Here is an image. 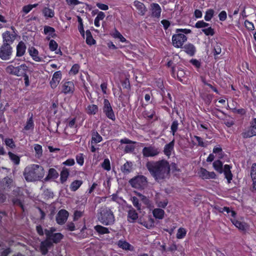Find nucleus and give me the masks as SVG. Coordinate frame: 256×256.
<instances>
[{"mask_svg": "<svg viewBox=\"0 0 256 256\" xmlns=\"http://www.w3.org/2000/svg\"><path fill=\"white\" fill-rule=\"evenodd\" d=\"M62 92L64 94H72L74 90V85L72 82H66L62 84Z\"/></svg>", "mask_w": 256, "mask_h": 256, "instance_id": "obj_13", "label": "nucleus"}, {"mask_svg": "<svg viewBox=\"0 0 256 256\" xmlns=\"http://www.w3.org/2000/svg\"><path fill=\"white\" fill-rule=\"evenodd\" d=\"M28 70V67L25 64H21L20 66L16 67L15 72H14V75L20 76H24L26 74V72Z\"/></svg>", "mask_w": 256, "mask_h": 256, "instance_id": "obj_18", "label": "nucleus"}, {"mask_svg": "<svg viewBox=\"0 0 256 256\" xmlns=\"http://www.w3.org/2000/svg\"><path fill=\"white\" fill-rule=\"evenodd\" d=\"M174 140H173L172 142H170L168 144L165 145L164 149V152L165 155L169 157L171 154L172 152L174 150Z\"/></svg>", "mask_w": 256, "mask_h": 256, "instance_id": "obj_22", "label": "nucleus"}, {"mask_svg": "<svg viewBox=\"0 0 256 256\" xmlns=\"http://www.w3.org/2000/svg\"><path fill=\"white\" fill-rule=\"evenodd\" d=\"M134 4L136 8L140 12L142 15H144L146 12V9L144 4L138 1H135Z\"/></svg>", "mask_w": 256, "mask_h": 256, "instance_id": "obj_35", "label": "nucleus"}, {"mask_svg": "<svg viewBox=\"0 0 256 256\" xmlns=\"http://www.w3.org/2000/svg\"><path fill=\"white\" fill-rule=\"evenodd\" d=\"M146 167L152 176L158 182H161L169 178L170 166L165 160L148 162L146 164Z\"/></svg>", "mask_w": 256, "mask_h": 256, "instance_id": "obj_1", "label": "nucleus"}, {"mask_svg": "<svg viewBox=\"0 0 256 256\" xmlns=\"http://www.w3.org/2000/svg\"><path fill=\"white\" fill-rule=\"evenodd\" d=\"M82 182L81 180H76L74 181L70 184V190L74 192L76 190L82 185Z\"/></svg>", "mask_w": 256, "mask_h": 256, "instance_id": "obj_40", "label": "nucleus"}, {"mask_svg": "<svg viewBox=\"0 0 256 256\" xmlns=\"http://www.w3.org/2000/svg\"><path fill=\"white\" fill-rule=\"evenodd\" d=\"M136 194L138 197V199L142 200L144 204H148V199L145 196L141 194L140 192H136Z\"/></svg>", "mask_w": 256, "mask_h": 256, "instance_id": "obj_54", "label": "nucleus"}, {"mask_svg": "<svg viewBox=\"0 0 256 256\" xmlns=\"http://www.w3.org/2000/svg\"><path fill=\"white\" fill-rule=\"evenodd\" d=\"M222 166V162L220 160H216L213 163L214 170L220 174L223 172Z\"/></svg>", "mask_w": 256, "mask_h": 256, "instance_id": "obj_32", "label": "nucleus"}, {"mask_svg": "<svg viewBox=\"0 0 256 256\" xmlns=\"http://www.w3.org/2000/svg\"><path fill=\"white\" fill-rule=\"evenodd\" d=\"M154 217L156 218L162 219L164 218V212L161 208H155L152 212Z\"/></svg>", "mask_w": 256, "mask_h": 256, "instance_id": "obj_30", "label": "nucleus"}, {"mask_svg": "<svg viewBox=\"0 0 256 256\" xmlns=\"http://www.w3.org/2000/svg\"><path fill=\"white\" fill-rule=\"evenodd\" d=\"M203 32L206 36H213L214 34V30L210 26L202 30Z\"/></svg>", "mask_w": 256, "mask_h": 256, "instance_id": "obj_50", "label": "nucleus"}, {"mask_svg": "<svg viewBox=\"0 0 256 256\" xmlns=\"http://www.w3.org/2000/svg\"><path fill=\"white\" fill-rule=\"evenodd\" d=\"M132 187L138 189H144L148 185V180L146 176L142 175L136 176L129 180Z\"/></svg>", "mask_w": 256, "mask_h": 256, "instance_id": "obj_4", "label": "nucleus"}, {"mask_svg": "<svg viewBox=\"0 0 256 256\" xmlns=\"http://www.w3.org/2000/svg\"><path fill=\"white\" fill-rule=\"evenodd\" d=\"M135 146L133 145H126L124 148V152L126 153L132 152L134 150Z\"/></svg>", "mask_w": 256, "mask_h": 256, "instance_id": "obj_63", "label": "nucleus"}, {"mask_svg": "<svg viewBox=\"0 0 256 256\" xmlns=\"http://www.w3.org/2000/svg\"><path fill=\"white\" fill-rule=\"evenodd\" d=\"M12 53V47L10 45L2 44L0 48V58L2 60L10 58Z\"/></svg>", "mask_w": 256, "mask_h": 256, "instance_id": "obj_6", "label": "nucleus"}, {"mask_svg": "<svg viewBox=\"0 0 256 256\" xmlns=\"http://www.w3.org/2000/svg\"><path fill=\"white\" fill-rule=\"evenodd\" d=\"M214 14V10L212 9H208L206 12L204 20L206 21H210L212 18Z\"/></svg>", "mask_w": 256, "mask_h": 256, "instance_id": "obj_45", "label": "nucleus"}, {"mask_svg": "<svg viewBox=\"0 0 256 256\" xmlns=\"http://www.w3.org/2000/svg\"><path fill=\"white\" fill-rule=\"evenodd\" d=\"M186 234V230L184 228H180L176 234V238L178 239L182 238Z\"/></svg>", "mask_w": 256, "mask_h": 256, "instance_id": "obj_47", "label": "nucleus"}, {"mask_svg": "<svg viewBox=\"0 0 256 256\" xmlns=\"http://www.w3.org/2000/svg\"><path fill=\"white\" fill-rule=\"evenodd\" d=\"M209 24L206 23L203 20L198 21L195 24L196 28H204L209 26Z\"/></svg>", "mask_w": 256, "mask_h": 256, "instance_id": "obj_49", "label": "nucleus"}, {"mask_svg": "<svg viewBox=\"0 0 256 256\" xmlns=\"http://www.w3.org/2000/svg\"><path fill=\"white\" fill-rule=\"evenodd\" d=\"M6 144L10 148H14L15 147L14 142L12 139L6 138L4 140Z\"/></svg>", "mask_w": 256, "mask_h": 256, "instance_id": "obj_57", "label": "nucleus"}, {"mask_svg": "<svg viewBox=\"0 0 256 256\" xmlns=\"http://www.w3.org/2000/svg\"><path fill=\"white\" fill-rule=\"evenodd\" d=\"M42 12L44 16L47 18H52L54 16V10L48 8H44Z\"/></svg>", "mask_w": 256, "mask_h": 256, "instance_id": "obj_31", "label": "nucleus"}, {"mask_svg": "<svg viewBox=\"0 0 256 256\" xmlns=\"http://www.w3.org/2000/svg\"><path fill=\"white\" fill-rule=\"evenodd\" d=\"M13 183V180L9 176L4 178L0 182V186L4 190L10 189Z\"/></svg>", "mask_w": 256, "mask_h": 256, "instance_id": "obj_17", "label": "nucleus"}, {"mask_svg": "<svg viewBox=\"0 0 256 256\" xmlns=\"http://www.w3.org/2000/svg\"><path fill=\"white\" fill-rule=\"evenodd\" d=\"M26 50V46L24 43L21 41L19 42L16 46V54L17 56H22L24 55Z\"/></svg>", "mask_w": 256, "mask_h": 256, "instance_id": "obj_23", "label": "nucleus"}, {"mask_svg": "<svg viewBox=\"0 0 256 256\" xmlns=\"http://www.w3.org/2000/svg\"><path fill=\"white\" fill-rule=\"evenodd\" d=\"M79 68L80 66L78 64H74L70 70V72L74 74H76L78 72Z\"/></svg>", "mask_w": 256, "mask_h": 256, "instance_id": "obj_62", "label": "nucleus"}, {"mask_svg": "<svg viewBox=\"0 0 256 256\" xmlns=\"http://www.w3.org/2000/svg\"><path fill=\"white\" fill-rule=\"evenodd\" d=\"M130 209L128 212V221L130 222H133L138 218V214L136 211L130 206Z\"/></svg>", "mask_w": 256, "mask_h": 256, "instance_id": "obj_26", "label": "nucleus"}, {"mask_svg": "<svg viewBox=\"0 0 256 256\" xmlns=\"http://www.w3.org/2000/svg\"><path fill=\"white\" fill-rule=\"evenodd\" d=\"M62 78L60 71H57L53 74L52 80L50 82V86L52 88H55Z\"/></svg>", "mask_w": 256, "mask_h": 256, "instance_id": "obj_16", "label": "nucleus"}, {"mask_svg": "<svg viewBox=\"0 0 256 256\" xmlns=\"http://www.w3.org/2000/svg\"><path fill=\"white\" fill-rule=\"evenodd\" d=\"M231 168L230 165L226 164L224 166V168L223 170L225 178L227 179L228 184L230 183V181L232 178V174L230 171Z\"/></svg>", "mask_w": 256, "mask_h": 256, "instance_id": "obj_25", "label": "nucleus"}, {"mask_svg": "<svg viewBox=\"0 0 256 256\" xmlns=\"http://www.w3.org/2000/svg\"><path fill=\"white\" fill-rule=\"evenodd\" d=\"M220 20L224 21L226 18V13L225 11H222L218 14Z\"/></svg>", "mask_w": 256, "mask_h": 256, "instance_id": "obj_64", "label": "nucleus"}, {"mask_svg": "<svg viewBox=\"0 0 256 256\" xmlns=\"http://www.w3.org/2000/svg\"><path fill=\"white\" fill-rule=\"evenodd\" d=\"M231 221L232 223L239 230H244L245 229V224L237 220L235 218H231Z\"/></svg>", "mask_w": 256, "mask_h": 256, "instance_id": "obj_38", "label": "nucleus"}, {"mask_svg": "<svg viewBox=\"0 0 256 256\" xmlns=\"http://www.w3.org/2000/svg\"><path fill=\"white\" fill-rule=\"evenodd\" d=\"M102 166L104 170L109 171L110 170V160L108 158H105L102 164Z\"/></svg>", "mask_w": 256, "mask_h": 256, "instance_id": "obj_46", "label": "nucleus"}, {"mask_svg": "<svg viewBox=\"0 0 256 256\" xmlns=\"http://www.w3.org/2000/svg\"><path fill=\"white\" fill-rule=\"evenodd\" d=\"M186 40V36L184 34H174L172 38L173 45L176 48H182L184 43Z\"/></svg>", "mask_w": 256, "mask_h": 256, "instance_id": "obj_9", "label": "nucleus"}, {"mask_svg": "<svg viewBox=\"0 0 256 256\" xmlns=\"http://www.w3.org/2000/svg\"><path fill=\"white\" fill-rule=\"evenodd\" d=\"M250 175L252 180H256V164H252L251 168Z\"/></svg>", "mask_w": 256, "mask_h": 256, "instance_id": "obj_55", "label": "nucleus"}, {"mask_svg": "<svg viewBox=\"0 0 256 256\" xmlns=\"http://www.w3.org/2000/svg\"><path fill=\"white\" fill-rule=\"evenodd\" d=\"M92 142L98 143L100 142L102 138L96 131H93L92 132Z\"/></svg>", "mask_w": 256, "mask_h": 256, "instance_id": "obj_37", "label": "nucleus"}, {"mask_svg": "<svg viewBox=\"0 0 256 256\" xmlns=\"http://www.w3.org/2000/svg\"><path fill=\"white\" fill-rule=\"evenodd\" d=\"M94 230L100 234H104L110 233L108 228L100 225H97L94 226Z\"/></svg>", "mask_w": 256, "mask_h": 256, "instance_id": "obj_33", "label": "nucleus"}, {"mask_svg": "<svg viewBox=\"0 0 256 256\" xmlns=\"http://www.w3.org/2000/svg\"><path fill=\"white\" fill-rule=\"evenodd\" d=\"M45 174L44 168L40 165L32 164L25 168L23 176L27 182H35L42 179Z\"/></svg>", "mask_w": 256, "mask_h": 256, "instance_id": "obj_2", "label": "nucleus"}, {"mask_svg": "<svg viewBox=\"0 0 256 256\" xmlns=\"http://www.w3.org/2000/svg\"><path fill=\"white\" fill-rule=\"evenodd\" d=\"M98 112V107L95 104H90L88 106L86 112L89 114H95Z\"/></svg>", "mask_w": 256, "mask_h": 256, "instance_id": "obj_36", "label": "nucleus"}, {"mask_svg": "<svg viewBox=\"0 0 256 256\" xmlns=\"http://www.w3.org/2000/svg\"><path fill=\"white\" fill-rule=\"evenodd\" d=\"M76 160L78 164L82 166L84 162V158L82 154H80L76 156Z\"/></svg>", "mask_w": 256, "mask_h": 256, "instance_id": "obj_59", "label": "nucleus"}, {"mask_svg": "<svg viewBox=\"0 0 256 256\" xmlns=\"http://www.w3.org/2000/svg\"><path fill=\"white\" fill-rule=\"evenodd\" d=\"M98 219L105 226L113 224L115 221L113 212L109 208L106 206L102 207L98 210Z\"/></svg>", "mask_w": 256, "mask_h": 256, "instance_id": "obj_3", "label": "nucleus"}, {"mask_svg": "<svg viewBox=\"0 0 256 256\" xmlns=\"http://www.w3.org/2000/svg\"><path fill=\"white\" fill-rule=\"evenodd\" d=\"M160 152V150L158 148L152 145L144 147L142 150L144 157H154L158 156Z\"/></svg>", "mask_w": 256, "mask_h": 256, "instance_id": "obj_7", "label": "nucleus"}, {"mask_svg": "<svg viewBox=\"0 0 256 256\" xmlns=\"http://www.w3.org/2000/svg\"><path fill=\"white\" fill-rule=\"evenodd\" d=\"M34 149L36 151V154L38 156H41L42 154V147L40 145L36 144L34 145Z\"/></svg>", "mask_w": 256, "mask_h": 256, "instance_id": "obj_56", "label": "nucleus"}, {"mask_svg": "<svg viewBox=\"0 0 256 256\" xmlns=\"http://www.w3.org/2000/svg\"><path fill=\"white\" fill-rule=\"evenodd\" d=\"M28 52L30 56L32 58L33 60L36 62L42 61V58L38 56V52L34 47H31L28 48Z\"/></svg>", "mask_w": 256, "mask_h": 256, "instance_id": "obj_24", "label": "nucleus"}, {"mask_svg": "<svg viewBox=\"0 0 256 256\" xmlns=\"http://www.w3.org/2000/svg\"><path fill=\"white\" fill-rule=\"evenodd\" d=\"M103 112L108 118L112 120H116V116L108 100L106 98L104 99V100Z\"/></svg>", "mask_w": 256, "mask_h": 256, "instance_id": "obj_8", "label": "nucleus"}, {"mask_svg": "<svg viewBox=\"0 0 256 256\" xmlns=\"http://www.w3.org/2000/svg\"><path fill=\"white\" fill-rule=\"evenodd\" d=\"M8 155L10 157V160L15 164H20V158L19 156H18L17 155L12 153V152H8Z\"/></svg>", "mask_w": 256, "mask_h": 256, "instance_id": "obj_39", "label": "nucleus"}, {"mask_svg": "<svg viewBox=\"0 0 256 256\" xmlns=\"http://www.w3.org/2000/svg\"><path fill=\"white\" fill-rule=\"evenodd\" d=\"M181 48L183 51L190 56H194L195 54L196 48L194 45L192 44H186Z\"/></svg>", "mask_w": 256, "mask_h": 256, "instance_id": "obj_19", "label": "nucleus"}, {"mask_svg": "<svg viewBox=\"0 0 256 256\" xmlns=\"http://www.w3.org/2000/svg\"><path fill=\"white\" fill-rule=\"evenodd\" d=\"M44 34H47L48 36H50L52 38H55L56 35L55 33V30L54 28L46 26H44Z\"/></svg>", "mask_w": 256, "mask_h": 256, "instance_id": "obj_28", "label": "nucleus"}, {"mask_svg": "<svg viewBox=\"0 0 256 256\" xmlns=\"http://www.w3.org/2000/svg\"><path fill=\"white\" fill-rule=\"evenodd\" d=\"M56 229L51 228L49 230L45 229L44 232L46 237L53 243L58 244L63 238L64 236L60 232L54 233Z\"/></svg>", "mask_w": 256, "mask_h": 256, "instance_id": "obj_5", "label": "nucleus"}, {"mask_svg": "<svg viewBox=\"0 0 256 256\" xmlns=\"http://www.w3.org/2000/svg\"><path fill=\"white\" fill-rule=\"evenodd\" d=\"M68 216V212L64 210H60L56 216V222L60 224H64Z\"/></svg>", "mask_w": 256, "mask_h": 256, "instance_id": "obj_14", "label": "nucleus"}, {"mask_svg": "<svg viewBox=\"0 0 256 256\" xmlns=\"http://www.w3.org/2000/svg\"><path fill=\"white\" fill-rule=\"evenodd\" d=\"M242 135L244 138H251L256 136V118H254L250 123V126L247 130H245Z\"/></svg>", "mask_w": 256, "mask_h": 256, "instance_id": "obj_10", "label": "nucleus"}, {"mask_svg": "<svg viewBox=\"0 0 256 256\" xmlns=\"http://www.w3.org/2000/svg\"><path fill=\"white\" fill-rule=\"evenodd\" d=\"M185 74H186L185 72L182 68H178L176 76H177L178 79L180 82H182V78H184V76Z\"/></svg>", "mask_w": 256, "mask_h": 256, "instance_id": "obj_52", "label": "nucleus"}, {"mask_svg": "<svg viewBox=\"0 0 256 256\" xmlns=\"http://www.w3.org/2000/svg\"><path fill=\"white\" fill-rule=\"evenodd\" d=\"M2 244L3 242H0V256H8L12 252V250L10 248H2Z\"/></svg>", "mask_w": 256, "mask_h": 256, "instance_id": "obj_34", "label": "nucleus"}, {"mask_svg": "<svg viewBox=\"0 0 256 256\" xmlns=\"http://www.w3.org/2000/svg\"><path fill=\"white\" fill-rule=\"evenodd\" d=\"M133 164L131 162H126L120 168V170L124 174H128L132 171Z\"/></svg>", "mask_w": 256, "mask_h": 256, "instance_id": "obj_20", "label": "nucleus"}, {"mask_svg": "<svg viewBox=\"0 0 256 256\" xmlns=\"http://www.w3.org/2000/svg\"><path fill=\"white\" fill-rule=\"evenodd\" d=\"M152 16L154 17L158 18L160 16L161 8L158 4L153 3L151 4Z\"/></svg>", "mask_w": 256, "mask_h": 256, "instance_id": "obj_21", "label": "nucleus"}, {"mask_svg": "<svg viewBox=\"0 0 256 256\" xmlns=\"http://www.w3.org/2000/svg\"><path fill=\"white\" fill-rule=\"evenodd\" d=\"M178 121L176 120H174L170 126L171 132L173 136H174L176 132L177 131L178 129Z\"/></svg>", "mask_w": 256, "mask_h": 256, "instance_id": "obj_44", "label": "nucleus"}, {"mask_svg": "<svg viewBox=\"0 0 256 256\" xmlns=\"http://www.w3.org/2000/svg\"><path fill=\"white\" fill-rule=\"evenodd\" d=\"M16 67L12 65L8 66L6 68V72L10 74H14V72H15Z\"/></svg>", "mask_w": 256, "mask_h": 256, "instance_id": "obj_61", "label": "nucleus"}, {"mask_svg": "<svg viewBox=\"0 0 256 256\" xmlns=\"http://www.w3.org/2000/svg\"><path fill=\"white\" fill-rule=\"evenodd\" d=\"M194 138H195L196 140L198 142V145L199 146H200L202 147H206V144H205V143L203 142L202 138L200 137L195 136H194Z\"/></svg>", "mask_w": 256, "mask_h": 256, "instance_id": "obj_58", "label": "nucleus"}, {"mask_svg": "<svg viewBox=\"0 0 256 256\" xmlns=\"http://www.w3.org/2000/svg\"><path fill=\"white\" fill-rule=\"evenodd\" d=\"M34 126V124L32 120V114L31 116L28 120L26 125L25 126L24 128L26 130H28L30 129L33 128Z\"/></svg>", "mask_w": 256, "mask_h": 256, "instance_id": "obj_41", "label": "nucleus"}, {"mask_svg": "<svg viewBox=\"0 0 256 256\" xmlns=\"http://www.w3.org/2000/svg\"><path fill=\"white\" fill-rule=\"evenodd\" d=\"M70 174L69 171L68 169L64 168L60 172V182L63 184L67 180L68 178V177Z\"/></svg>", "mask_w": 256, "mask_h": 256, "instance_id": "obj_29", "label": "nucleus"}, {"mask_svg": "<svg viewBox=\"0 0 256 256\" xmlns=\"http://www.w3.org/2000/svg\"><path fill=\"white\" fill-rule=\"evenodd\" d=\"M198 174L203 179H213L216 178V174L214 172H210L202 168H200Z\"/></svg>", "mask_w": 256, "mask_h": 256, "instance_id": "obj_15", "label": "nucleus"}, {"mask_svg": "<svg viewBox=\"0 0 256 256\" xmlns=\"http://www.w3.org/2000/svg\"><path fill=\"white\" fill-rule=\"evenodd\" d=\"M244 25L249 30H254V29L253 24L248 20L244 22Z\"/></svg>", "mask_w": 256, "mask_h": 256, "instance_id": "obj_60", "label": "nucleus"}, {"mask_svg": "<svg viewBox=\"0 0 256 256\" xmlns=\"http://www.w3.org/2000/svg\"><path fill=\"white\" fill-rule=\"evenodd\" d=\"M113 36L115 38H118L120 39V41L122 42H126V39L122 36V34L116 30H115V32L113 34Z\"/></svg>", "mask_w": 256, "mask_h": 256, "instance_id": "obj_48", "label": "nucleus"}, {"mask_svg": "<svg viewBox=\"0 0 256 256\" xmlns=\"http://www.w3.org/2000/svg\"><path fill=\"white\" fill-rule=\"evenodd\" d=\"M3 39L2 44L10 45L13 43L16 39V35L10 34L9 31H6L2 34Z\"/></svg>", "mask_w": 256, "mask_h": 256, "instance_id": "obj_11", "label": "nucleus"}, {"mask_svg": "<svg viewBox=\"0 0 256 256\" xmlns=\"http://www.w3.org/2000/svg\"><path fill=\"white\" fill-rule=\"evenodd\" d=\"M58 176V174L57 171L54 168H50L48 170V176L44 178L46 182L49 180L50 179H55Z\"/></svg>", "mask_w": 256, "mask_h": 256, "instance_id": "obj_27", "label": "nucleus"}, {"mask_svg": "<svg viewBox=\"0 0 256 256\" xmlns=\"http://www.w3.org/2000/svg\"><path fill=\"white\" fill-rule=\"evenodd\" d=\"M52 246V242L49 240L47 238L41 242L40 249L42 254L46 255L48 253V249Z\"/></svg>", "mask_w": 256, "mask_h": 256, "instance_id": "obj_12", "label": "nucleus"}, {"mask_svg": "<svg viewBox=\"0 0 256 256\" xmlns=\"http://www.w3.org/2000/svg\"><path fill=\"white\" fill-rule=\"evenodd\" d=\"M118 246L124 250H130V244L125 240H120L118 244Z\"/></svg>", "mask_w": 256, "mask_h": 256, "instance_id": "obj_42", "label": "nucleus"}, {"mask_svg": "<svg viewBox=\"0 0 256 256\" xmlns=\"http://www.w3.org/2000/svg\"><path fill=\"white\" fill-rule=\"evenodd\" d=\"M214 55H217L220 54L222 49L221 44H220L216 43L214 45Z\"/></svg>", "mask_w": 256, "mask_h": 256, "instance_id": "obj_51", "label": "nucleus"}, {"mask_svg": "<svg viewBox=\"0 0 256 256\" xmlns=\"http://www.w3.org/2000/svg\"><path fill=\"white\" fill-rule=\"evenodd\" d=\"M131 200L134 206L138 210H141V204L139 203V199L136 196H132L131 198Z\"/></svg>", "mask_w": 256, "mask_h": 256, "instance_id": "obj_43", "label": "nucleus"}, {"mask_svg": "<svg viewBox=\"0 0 256 256\" xmlns=\"http://www.w3.org/2000/svg\"><path fill=\"white\" fill-rule=\"evenodd\" d=\"M58 46V44L55 40H52L50 41L49 48L52 51H54L56 50Z\"/></svg>", "mask_w": 256, "mask_h": 256, "instance_id": "obj_53", "label": "nucleus"}]
</instances>
